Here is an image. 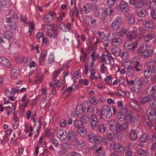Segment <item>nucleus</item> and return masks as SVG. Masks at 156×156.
I'll return each mask as SVG.
<instances>
[{"instance_id":"obj_42","label":"nucleus","mask_w":156,"mask_h":156,"mask_svg":"<svg viewBox=\"0 0 156 156\" xmlns=\"http://www.w3.org/2000/svg\"><path fill=\"white\" fill-rule=\"evenodd\" d=\"M117 118L119 122L123 121L125 120L124 113L123 111H121L119 112L117 115Z\"/></svg>"},{"instance_id":"obj_62","label":"nucleus","mask_w":156,"mask_h":156,"mask_svg":"<svg viewBox=\"0 0 156 156\" xmlns=\"http://www.w3.org/2000/svg\"><path fill=\"white\" fill-rule=\"evenodd\" d=\"M112 10L111 8H107L105 9L104 12L105 14L109 15L111 14L112 12Z\"/></svg>"},{"instance_id":"obj_47","label":"nucleus","mask_w":156,"mask_h":156,"mask_svg":"<svg viewBox=\"0 0 156 156\" xmlns=\"http://www.w3.org/2000/svg\"><path fill=\"white\" fill-rule=\"evenodd\" d=\"M12 37V33L9 31H7L5 33L4 37L8 40L10 39Z\"/></svg>"},{"instance_id":"obj_12","label":"nucleus","mask_w":156,"mask_h":156,"mask_svg":"<svg viewBox=\"0 0 156 156\" xmlns=\"http://www.w3.org/2000/svg\"><path fill=\"white\" fill-rule=\"evenodd\" d=\"M147 115L150 120L155 121L156 119V109L151 107L147 110Z\"/></svg>"},{"instance_id":"obj_10","label":"nucleus","mask_w":156,"mask_h":156,"mask_svg":"<svg viewBox=\"0 0 156 156\" xmlns=\"http://www.w3.org/2000/svg\"><path fill=\"white\" fill-rule=\"evenodd\" d=\"M116 9L118 10L126 12L129 10V8L128 3L122 0L121 1L119 5L117 7Z\"/></svg>"},{"instance_id":"obj_19","label":"nucleus","mask_w":156,"mask_h":156,"mask_svg":"<svg viewBox=\"0 0 156 156\" xmlns=\"http://www.w3.org/2000/svg\"><path fill=\"white\" fill-rule=\"evenodd\" d=\"M6 22L8 23V25L10 28L12 30H15L16 25L15 22L13 21L11 17L6 18L5 20Z\"/></svg>"},{"instance_id":"obj_52","label":"nucleus","mask_w":156,"mask_h":156,"mask_svg":"<svg viewBox=\"0 0 156 156\" xmlns=\"http://www.w3.org/2000/svg\"><path fill=\"white\" fill-rule=\"evenodd\" d=\"M43 81V78L40 76H37L36 79L34 80V83L36 84H38L41 83Z\"/></svg>"},{"instance_id":"obj_61","label":"nucleus","mask_w":156,"mask_h":156,"mask_svg":"<svg viewBox=\"0 0 156 156\" xmlns=\"http://www.w3.org/2000/svg\"><path fill=\"white\" fill-rule=\"evenodd\" d=\"M62 148L66 150H68L70 148L69 144L67 142L63 143L62 145Z\"/></svg>"},{"instance_id":"obj_4","label":"nucleus","mask_w":156,"mask_h":156,"mask_svg":"<svg viewBox=\"0 0 156 156\" xmlns=\"http://www.w3.org/2000/svg\"><path fill=\"white\" fill-rule=\"evenodd\" d=\"M153 60L149 59L147 60L146 62L147 68L144 70V75L145 77L149 78L151 76H154V74L155 73L153 69Z\"/></svg>"},{"instance_id":"obj_9","label":"nucleus","mask_w":156,"mask_h":156,"mask_svg":"<svg viewBox=\"0 0 156 156\" xmlns=\"http://www.w3.org/2000/svg\"><path fill=\"white\" fill-rule=\"evenodd\" d=\"M68 138L71 142H75L77 139V133L74 129H70L69 131Z\"/></svg>"},{"instance_id":"obj_2","label":"nucleus","mask_w":156,"mask_h":156,"mask_svg":"<svg viewBox=\"0 0 156 156\" xmlns=\"http://www.w3.org/2000/svg\"><path fill=\"white\" fill-rule=\"evenodd\" d=\"M130 62L127 61L124 63V67L126 68V73L129 75L132 76L136 74V71H139L141 70L142 66L139 62H137L134 63V67L130 66Z\"/></svg>"},{"instance_id":"obj_14","label":"nucleus","mask_w":156,"mask_h":156,"mask_svg":"<svg viewBox=\"0 0 156 156\" xmlns=\"http://www.w3.org/2000/svg\"><path fill=\"white\" fill-rule=\"evenodd\" d=\"M137 44L138 42L137 41L134 43L130 41H126L125 43L124 48L127 50L132 51L136 47Z\"/></svg>"},{"instance_id":"obj_25","label":"nucleus","mask_w":156,"mask_h":156,"mask_svg":"<svg viewBox=\"0 0 156 156\" xmlns=\"http://www.w3.org/2000/svg\"><path fill=\"white\" fill-rule=\"evenodd\" d=\"M145 28L146 31L151 30L154 27V23L151 20H149L145 22Z\"/></svg>"},{"instance_id":"obj_54","label":"nucleus","mask_w":156,"mask_h":156,"mask_svg":"<svg viewBox=\"0 0 156 156\" xmlns=\"http://www.w3.org/2000/svg\"><path fill=\"white\" fill-rule=\"evenodd\" d=\"M79 83L81 84H83L85 85H87L89 84V82L88 80L87 79H81L79 80Z\"/></svg>"},{"instance_id":"obj_17","label":"nucleus","mask_w":156,"mask_h":156,"mask_svg":"<svg viewBox=\"0 0 156 156\" xmlns=\"http://www.w3.org/2000/svg\"><path fill=\"white\" fill-rule=\"evenodd\" d=\"M57 136L61 140H64L66 138L67 132L65 130H60L57 132Z\"/></svg>"},{"instance_id":"obj_6","label":"nucleus","mask_w":156,"mask_h":156,"mask_svg":"<svg viewBox=\"0 0 156 156\" xmlns=\"http://www.w3.org/2000/svg\"><path fill=\"white\" fill-rule=\"evenodd\" d=\"M88 138L91 143H100L102 141L103 138H102L99 135H94L93 133H90L88 135Z\"/></svg>"},{"instance_id":"obj_45","label":"nucleus","mask_w":156,"mask_h":156,"mask_svg":"<svg viewBox=\"0 0 156 156\" xmlns=\"http://www.w3.org/2000/svg\"><path fill=\"white\" fill-rule=\"evenodd\" d=\"M147 140V135L146 134H144L140 136L139 141L142 143H144Z\"/></svg>"},{"instance_id":"obj_60","label":"nucleus","mask_w":156,"mask_h":156,"mask_svg":"<svg viewBox=\"0 0 156 156\" xmlns=\"http://www.w3.org/2000/svg\"><path fill=\"white\" fill-rule=\"evenodd\" d=\"M8 141V137L5 135L3 137V139L1 141L0 143L2 145H3L4 144H6Z\"/></svg>"},{"instance_id":"obj_63","label":"nucleus","mask_w":156,"mask_h":156,"mask_svg":"<svg viewBox=\"0 0 156 156\" xmlns=\"http://www.w3.org/2000/svg\"><path fill=\"white\" fill-rule=\"evenodd\" d=\"M7 2L5 0H0V9L5 7Z\"/></svg>"},{"instance_id":"obj_1","label":"nucleus","mask_w":156,"mask_h":156,"mask_svg":"<svg viewBox=\"0 0 156 156\" xmlns=\"http://www.w3.org/2000/svg\"><path fill=\"white\" fill-rule=\"evenodd\" d=\"M76 111H78L80 113L90 114L94 111L95 113L94 115L91 116V122L90 124L93 129H94L96 127L98 122V119L100 118L101 115L98 110L96 108H93L90 104L84 102L82 106H77L76 108Z\"/></svg>"},{"instance_id":"obj_58","label":"nucleus","mask_w":156,"mask_h":156,"mask_svg":"<svg viewBox=\"0 0 156 156\" xmlns=\"http://www.w3.org/2000/svg\"><path fill=\"white\" fill-rule=\"evenodd\" d=\"M66 16L65 12H61L60 13V16L57 18V20L59 22L62 21L63 20V18Z\"/></svg>"},{"instance_id":"obj_33","label":"nucleus","mask_w":156,"mask_h":156,"mask_svg":"<svg viewBox=\"0 0 156 156\" xmlns=\"http://www.w3.org/2000/svg\"><path fill=\"white\" fill-rule=\"evenodd\" d=\"M155 35L153 32H150L146 34L144 37V40L145 41L148 42L153 39Z\"/></svg>"},{"instance_id":"obj_22","label":"nucleus","mask_w":156,"mask_h":156,"mask_svg":"<svg viewBox=\"0 0 156 156\" xmlns=\"http://www.w3.org/2000/svg\"><path fill=\"white\" fill-rule=\"evenodd\" d=\"M0 64L6 68H9L10 66L9 61L4 57H0Z\"/></svg>"},{"instance_id":"obj_8","label":"nucleus","mask_w":156,"mask_h":156,"mask_svg":"<svg viewBox=\"0 0 156 156\" xmlns=\"http://www.w3.org/2000/svg\"><path fill=\"white\" fill-rule=\"evenodd\" d=\"M128 124L126 123H124L122 124H118L116 125L115 130L117 133L122 134L125 131L128 127Z\"/></svg>"},{"instance_id":"obj_23","label":"nucleus","mask_w":156,"mask_h":156,"mask_svg":"<svg viewBox=\"0 0 156 156\" xmlns=\"http://www.w3.org/2000/svg\"><path fill=\"white\" fill-rule=\"evenodd\" d=\"M132 144L129 143L127 146L124 147L125 151H126L125 156H134V153L133 151H131L132 148Z\"/></svg>"},{"instance_id":"obj_40","label":"nucleus","mask_w":156,"mask_h":156,"mask_svg":"<svg viewBox=\"0 0 156 156\" xmlns=\"http://www.w3.org/2000/svg\"><path fill=\"white\" fill-rule=\"evenodd\" d=\"M52 30L53 34V38L55 39L57 38V37L58 35V29L57 26L54 24L52 25Z\"/></svg>"},{"instance_id":"obj_38","label":"nucleus","mask_w":156,"mask_h":156,"mask_svg":"<svg viewBox=\"0 0 156 156\" xmlns=\"http://www.w3.org/2000/svg\"><path fill=\"white\" fill-rule=\"evenodd\" d=\"M121 51V49L118 47L113 48L112 50V54L116 57L120 55Z\"/></svg>"},{"instance_id":"obj_36","label":"nucleus","mask_w":156,"mask_h":156,"mask_svg":"<svg viewBox=\"0 0 156 156\" xmlns=\"http://www.w3.org/2000/svg\"><path fill=\"white\" fill-rule=\"evenodd\" d=\"M115 150L117 152H122L125 151L124 147L118 143H115Z\"/></svg>"},{"instance_id":"obj_32","label":"nucleus","mask_w":156,"mask_h":156,"mask_svg":"<svg viewBox=\"0 0 156 156\" xmlns=\"http://www.w3.org/2000/svg\"><path fill=\"white\" fill-rule=\"evenodd\" d=\"M152 3L150 4V8L151 10L150 14L152 18L153 19H156V6L153 5L151 6Z\"/></svg>"},{"instance_id":"obj_15","label":"nucleus","mask_w":156,"mask_h":156,"mask_svg":"<svg viewBox=\"0 0 156 156\" xmlns=\"http://www.w3.org/2000/svg\"><path fill=\"white\" fill-rule=\"evenodd\" d=\"M129 2L135 8H140L143 5V2L142 0H129Z\"/></svg>"},{"instance_id":"obj_21","label":"nucleus","mask_w":156,"mask_h":156,"mask_svg":"<svg viewBox=\"0 0 156 156\" xmlns=\"http://www.w3.org/2000/svg\"><path fill=\"white\" fill-rule=\"evenodd\" d=\"M92 6L90 4H87L83 6L81 8V14H87L89 13L91 9Z\"/></svg>"},{"instance_id":"obj_30","label":"nucleus","mask_w":156,"mask_h":156,"mask_svg":"<svg viewBox=\"0 0 156 156\" xmlns=\"http://www.w3.org/2000/svg\"><path fill=\"white\" fill-rule=\"evenodd\" d=\"M56 15V13L54 12L48 13L45 16V19L47 22H51L53 19L54 16Z\"/></svg>"},{"instance_id":"obj_49","label":"nucleus","mask_w":156,"mask_h":156,"mask_svg":"<svg viewBox=\"0 0 156 156\" xmlns=\"http://www.w3.org/2000/svg\"><path fill=\"white\" fill-rule=\"evenodd\" d=\"M28 27L29 28V30L28 32L30 33V36L31 35V31L34 30V23L32 22L30 23H28Z\"/></svg>"},{"instance_id":"obj_13","label":"nucleus","mask_w":156,"mask_h":156,"mask_svg":"<svg viewBox=\"0 0 156 156\" xmlns=\"http://www.w3.org/2000/svg\"><path fill=\"white\" fill-rule=\"evenodd\" d=\"M122 23V19L120 18H117L112 23L111 27L113 31H116L120 27Z\"/></svg>"},{"instance_id":"obj_55","label":"nucleus","mask_w":156,"mask_h":156,"mask_svg":"<svg viewBox=\"0 0 156 156\" xmlns=\"http://www.w3.org/2000/svg\"><path fill=\"white\" fill-rule=\"evenodd\" d=\"M116 2V0H107V4L111 7L113 6Z\"/></svg>"},{"instance_id":"obj_64","label":"nucleus","mask_w":156,"mask_h":156,"mask_svg":"<svg viewBox=\"0 0 156 156\" xmlns=\"http://www.w3.org/2000/svg\"><path fill=\"white\" fill-rule=\"evenodd\" d=\"M115 34L114 33H110L109 34L108 36V41L110 43V42H111V39H113V38H115L114 37Z\"/></svg>"},{"instance_id":"obj_46","label":"nucleus","mask_w":156,"mask_h":156,"mask_svg":"<svg viewBox=\"0 0 156 156\" xmlns=\"http://www.w3.org/2000/svg\"><path fill=\"white\" fill-rule=\"evenodd\" d=\"M46 54L47 52L45 50H44L42 52L39 58V61L41 62H42L44 61L45 59Z\"/></svg>"},{"instance_id":"obj_56","label":"nucleus","mask_w":156,"mask_h":156,"mask_svg":"<svg viewBox=\"0 0 156 156\" xmlns=\"http://www.w3.org/2000/svg\"><path fill=\"white\" fill-rule=\"evenodd\" d=\"M137 152L141 156L146 155V151L142 149H139L137 150Z\"/></svg>"},{"instance_id":"obj_27","label":"nucleus","mask_w":156,"mask_h":156,"mask_svg":"<svg viewBox=\"0 0 156 156\" xmlns=\"http://www.w3.org/2000/svg\"><path fill=\"white\" fill-rule=\"evenodd\" d=\"M146 94L147 95L145 96L142 98L140 100V105H144L148 102L151 99V97H152L153 98L151 95H149L147 94V92H146Z\"/></svg>"},{"instance_id":"obj_16","label":"nucleus","mask_w":156,"mask_h":156,"mask_svg":"<svg viewBox=\"0 0 156 156\" xmlns=\"http://www.w3.org/2000/svg\"><path fill=\"white\" fill-rule=\"evenodd\" d=\"M147 93L149 95H151L153 98L156 100V86L148 87L147 89Z\"/></svg>"},{"instance_id":"obj_51","label":"nucleus","mask_w":156,"mask_h":156,"mask_svg":"<svg viewBox=\"0 0 156 156\" xmlns=\"http://www.w3.org/2000/svg\"><path fill=\"white\" fill-rule=\"evenodd\" d=\"M25 127L24 131L26 133H27L29 132H32L33 131L34 129L31 126H30L29 127L28 125L26 124L25 125Z\"/></svg>"},{"instance_id":"obj_35","label":"nucleus","mask_w":156,"mask_h":156,"mask_svg":"<svg viewBox=\"0 0 156 156\" xmlns=\"http://www.w3.org/2000/svg\"><path fill=\"white\" fill-rule=\"evenodd\" d=\"M116 122L114 119H111L108 122L109 129L112 131L114 130V128L116 127Z\"/></svg>"},{"instance_id":"obj_53","label":"nucleus","mask_w":156,"mask_h":156,"mask_svg":"<svg viewBox=\"0 0 156 156\" xmlns=\"http://www.w3.org/2000/svg\"><path fill=\"white\" fill-rule=\"evenodd\" d=\"M66 156H82L81 154L76 151L68 153Z\"/></svg>"},{"instance_id":"obj_43","label":"nucleus","mask_w":156,"mask_h":156,"mask_svg":"<svg viewBox=\"0 0 156 156\" xmlns=\"http://www.w3.org/2000/svg\"><path fill=\"white\" fill-rule=\"evenodd\" d=\"M107 136L108 138L111 141H114L115 138V134L112 131L108 132Z\"/></svg>"},{"instance_id":"obj_18","label":"nucleus","mask_w":156,"mask_h":156,"mask_svg":"<svg viewBox=\"0 0 156 156\" xmlns=\"http://www.w3.org/2000/svg\"><path fill=\"white\" fill-rule=\"evenodd\" d=\"M122 111L124 113L125 120L127 122H131L133 118L132 112L127 109Z\"/></svg>"},{"instance_id":"obj_26","label":"nucleus","mask_w":156,"mask_h":156,"mask_svg":"<svg viewBox=\"0 0 156 156\" xmlns=\"http://www.w3.org/2000/svg\"><path fill=\"white\" fill-rule=\"evenodd\" d=\"M19 74V71L17 67H15L12 69L11 73V77L12 79H16Z\"/></svg>"},{"instance_id":"obj_11","label":"nucleus","mask_w":156,"mask_h":156,"mask_svg":"<svg viewBox=\"0 0 156 156\" xmlns=\"http://www.w3.org/2000/svg\"><path fill=\"white\" fill-rule=\"evenodd\" d=\"M143 83L142 81L139 79H136L134 81V84L132 87V90L135 92H138L140 90Z\"/></svg>"},{"instance_id":"obj_57","label":"nucleus","mask_w":156,"mask_h":156,"mask_svg":"<svg viewBox=\"0 0 156 156\" xmlns=\"http://www.w3.org/2000/svg\"><path fill=\"white\" fill-rule=\"evenodd\" d=\"M126 17L127 19V20H129V23L130 24H133L134 23V20L132 16L129 14L126 15Z\"/></svg>"},{"instance_id":"obj_5","label":"nucleus","mask_w":156,"mask_h":156,"mask_svg":"<svg viewBox=\"0 0 156 156\" xmlns=\"http://www.w3.org/2000/svg\"><path fill=\"white\" fill-rule=\"evenodd\" d=\"M101 115L107 118L111 117L112 115L111 108L109 106H104L101 110Z\"/></svg>"},{"instance_id":"obj_28","label":"nucleus","mask_w":156,"mask_h":156,"mask_svg":"<svg viewBox=\"0 0 156 156\" xmlns=\"http://www.w3.org/2000/svg\"><path fill=\"white\" fill-rule=\"evenodd\" d=\"M27 94H24L21 99V101L22 102H25L24 103L21 104V109H23V111L24 110L25 107L27 106V105L29 103L28 100H27Z\"/></svg>"},{"instance_id":"obj_50","label":"nucleus","mask_w":156,"mask_h":156,"mask_svg":"<svg viewBox=\"0 0 156 156\" xmlns=\"http://www.w3.org/2000/svg\"><path fill=\"white\" fill-rule=\"evenodd\" d=\"M78 132L79 134L82 136H84L87 133L86 130L85 129L84 127L83 128L78 129Z\"/></svg>"},{"instance_id":"obj_29","label":"nucleus","mask_w":156,"mask_h":156,"mask_svg":"<svg viewBox=\"0 0 156 156\" xmlns=\"http://www.w3.org/2000/svg\"><path fill=\"white\" fill-rule=\"evenodd\" d=\"M122 40L120 38H115L111 39L110 43L114 46H117L120 44L122 43Z\"/></svg>"},{"instance_id":"obj_20","label":"nucleus","mask_w":156,"mask_h":156,"mask_svg":"<svg viewBox=\"0 0 156 156\" xmlns=\"http://www.w3.org/2000/svg\"><path fill=\"white\" fill-rule=\"evenodd\" d=\"M127 38L129 40H131L134 38L136 41V40H138L140 39V37H138L136 32L135 31L129 32L127 34Z\"/></svg>"},{"instance_id":"obj_39","label":"nucleus","mask_w":156,"mask_h":156,"mask_svg":"<svg viewBox=\"0 0 156 156\" xmlns=\"http://www.w3.org/2000/svg\"><path fill=\"white\" fill-rule=\"evenodd\" d=\"M130 104L136 111H138L139 110L137 101L134 100H132L130 102Z\"/></svg>"},{"instance_id":"obj_44","label":"nucleus","mask_w":156,"mask_h":156,"mask_svg":"<svg viewBox=\"0 0 156 156\" xmlns=\"http://www.w3.org/2000/svg\"><path fill=\"white\" fill-rule=\"evenodd\" d=\"M130 138L132 140H135L137 137V134L134 130H131L129 134Z\"/></svg>"},{"instance_id":"obj_3","label":"nucleus","mask_w":156,"mask_h":156,"mask_svg":"<svg viewBox=\"0 0 156 156\" xmlns=\"http://www.w3.org/2000/svg\"><path fill=\"white\" fill-rule=\"evenodd\" d=\"M151 46H147L146 44L143 43L141 44V46L138 49V53L145 58H148L152 55L154 52L152 49L149 48Z\"/></svg>"},{"instance_id":"obj_48","label":"nucleus","mask_w":156,"mask_h":156,"mask_svg":"<svg viewBox=\"0 0 156 156\" xmlns=\"http://www.w3.org/2000/svg\"><path fill=\"white\" fill-rule=\"evenodd\" d=\"M55 61V56L53 54H51L49 55L48 59V62L49 64L52 65Z\"/></svg>"},{"instance_id":"obj_7","label":"nucleus","mask_w":156,"mask_h":156,"mask_svg":"<svg viewBox=\"0 0 156 156\" xmlns=\"http://www.w3.org/2000/svg\"><path fill=\"white\" fill-rule=\"evenodd\" d=\"M103 63H105L106 64L112 66L115 64V62L113 57L110 54L104 55L102 58Z\"/></svg>"},{"instance_id":"obj_37","label":"nucleus","mask_w":156,"mask_h":156,"mask_svg":"<svg viewBox=\"0 0 156 156\" xmlns=\"http://www.w3.org/2000/svg\"><path fill=\"white\" fill-rule=\"evenodd\" d=\"M34 123V128L36 129L37 133V134L39 133V130L41 128V124L40 121V120H37L33 122Z\"/></svg>"},{"instance_id":"obj_34","label":"nucleus","mask_w":156,"mask_h":156,"mask_svg":"<svg viewBox=\"0 0 156 156\" xmlns=\"http://www.w3.org/2000/svg\"><path fill=\"white\" fill-rule=\"evenodd\" d=\"M136 14L139 17H143L146 15V11L142 8H138L137 10Z\"/></svg>"},{"instance_id":"obj_59","label":"nucleus","mask_w":156,"mask_h":156,"mask_svg":"<svg viewBox=\"0 0 156 156\" xmlns=\"http://www.w3.org/2000/svg\"><path fill=\"white\" fill-rule=\"evenodd\" d=\"M98 131L101 133H104L105 131V127L104 125L100 124L98 127Z\"/></svg>"},{"instance_id":"obj_41","label":"nucleus","mask_w":156,"mask_h":156,"mask_svg":"<svg viewBox=\"0 0 156 156\" xmlns=\"http://www.w3.org/2000/svg\"><path fill=\"white\" fill-rule=\"evenodd\" d=\"M127 32V29L124 28H122L120 29L119 32H118L117 35L118 36H121L123 37L125 36Z\"/></svg>"},{"instance_id":"obj_24","label":"nucleus","mask_w":156,"mask_h":156,"mask_svg":"<svg viewBox=\"0 0 156 156\" xmlns=\"http://www.w3.org/2000/svg\"><path fill=\"white\" fill-rule=\"evenodd\" d=\"M76 114L77 117L81 119L82 121L85 122H88L90 120L89 118L87 115H84L83 113H80L78 111H76Z\"/></svg>"},{"instance_id":"obj_31","label":"nucleus","mask_w":156,"mask_h":156,"mask_svg":"<svg viewBox=\"0 0 156 156\" xmlns=\"http://www.w3.org/2000/svg\"><path fill=\"white\" fill-rule=\"evenodd\" d=\"M73 124L75 128L78 129L84 127L83 122L79 119L75 120L73 122Z\"/></svg>"}]
</instances>
